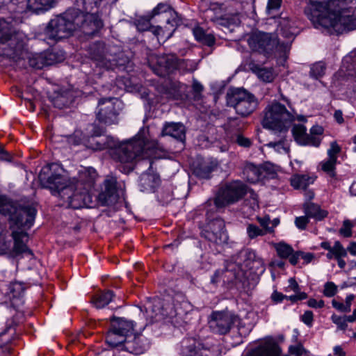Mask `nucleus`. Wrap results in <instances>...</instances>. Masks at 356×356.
Segmentation results:
<instances>
[{
  "instance_id": "nucleus-11",
  "label": "nucleus",
  "mask_w": 356,
  "mask_h": 356,
  "mask_svg": "<svg viewBox=\"0 0 356 356\" xmlns=\"http://www.w3.org/2000/svg\"><path fill=\"white\" fill-rule=\"evenodd\" d=\"M122 109V102L118 98H101L95 109L96 119L101 123L110 126L117 124Z\"/></svg>"
},
{
  "instance_id": "nucleus-58",
  "label": "nucleus",
  "mask_w": 356,
  "mask_h": 356,
  "mask_svg": "<svg viewBox=\"0 0 356 356\" xmlns=\"http://www.w3.org/2000/svg\"><path fill=\"white\" fill-rule=\"evenodd\" d=\"M308 223H309V220H308V217L307 216L296 217L295 219V224H296V227L300 229H305Z\"/></svg>"
},
{
  "instance_id": "nucleus-59",
  "label": "nucleus",
  "mask_w": 356,
  "mask_h": 356,
  "mask_svg": "<svg viewBox=\"0 0 356 356\" xmlns=\"http://www.w3.org/2000/svg\"><path fill=\"white\" fill-rule=\"evenodd\" d=\"M302 321L307 325L311 326L314 320V315L312 311H306L301 316Z\"/></svg>"
},
{
  "instance_id": "nucleus-39",
  "label": "nucleus",
  "mask_w": 356,
  "mask_h": 356,
  "mask_svg": "<svg viewBox=\"0 0 356 356\" xmlns=\"http://www.w3.org/2000/svg\"><path fill=\"white\" fill-rule=\"evenodd\" d=\"M165 14L172 17L176 13L172 10L171 6L167 3H159L149 14V19H152L156 15Z\"/></svg>"
},
{
  "instance_id": "nucleus-31",
  "label": "nucleus",
  "mask_w": 356,
  "mask_h": 356,
  "mask_svg": "<svg viewBox=\"0 0 356 356\" xmlns=\"http://www.w3.org/2000/svg\"><path fill=\"white\" fill-rule=\"evenodd\" d=\"M248 66L250 70L261 81L268 83L273 81L274 74L272 68L262 67L254 61L250 62Z\"/></svg>"
},
{
  "instance_id": "nucleus-54",
  "label": "nucleus",
  "mask_w": 356,
  "mask_h": 356,
  "mask_svg": "<svg viewBox=\"0 0 356 356\" xmlns=\"http://www.w3.org/2000/svg\"><path fill=\"white\" fill-rule=\"evenodd\" d=\"M70 104V101L62 95H58L53 99V104L55 107L63 108Z\"/></svg>"
},
{
  "instance_id": "nucleus-5",
  "label": "nucleus",
  "mask_w": 356,
  "mask_h": 356,
  "mask_svg": "<svg viewBox=\"0 0 356 356\" xmlns=\"http://www.w3.org/2000/svg\"><path fill=\"white\" fill-rule=\"evenodd\" d=\"M62 169L55 164L43 168L39 175L41 184L48 188L54 195H58L62 203L67 208L77 209L83 207L88 196L81 193H75L71 181H67L61 175Z\"/></svg>"
},
{
  "instance_id": "nucleus-47",
  "label": "nucleus",
  "mask_w": 356,
  "mask_h": 356,
  "mask_svg": "<svg viewBox=\"0 0 356 356\" xmlns=\"http://www.w3.org/2000/svg\"><path fill=\"white\" fill-rule=\"evenodd\" d=\"M204 89L203 86L198 82L197 80L194 79L192 85V92L193 96V99L195 101H199L202 98V92Z\"/></svg>"
},
{
  "instance_id": "nucleus-24",
  "label": "nucleus",
  "mask_w": 356,
  "mask_h": 356,
  "mask_svg": "<svg viewBox=\"0 0 356 356\" xmlns=\"http://www.w3.org/2000/svg\"><path fill=\"white\" fill-rule=\"evenodd\" d=\"M160 136H169L184 143L186 140V127L181 122H166L163 124Z\"/></svg>"
},
{
  "instance_id": "nucleus-17",
  "label": "nucleus",
  "mask_w": 356,
  "mask_h": 356,
  "mask_svg": "<svg viewBox=\"0 0 356 356\" xmlns=\"http://www.w3.org/2000/svg\"><path fill=\"white\" fill-rule=\"evenodd\" d=\"M225 227V221L222 218H215L207 224L202 232V236L213 243L222 244L228 239Z\"/></svg>"
},
{
  "instance_id": "nucleus-22",
  "label": "nucleus",
  "mask_w": 356,
  "mask_h": 356,
  "mask_svg": "<svg viewBox=\"0 0 356 356\" xmlns=\"http://www.w3.org/2000/svg\"><path fill=\"white\" fill-rule=\"evenodd\" d=\"M123 348L135 355L143 354L148 348L147 340L140 334H131L126 341H123Z\"/></svg>"
},
{
  "instance_id": "nucleus-43",
  "label": "nucleus",
  "mask_w": 356,
  "mask_h": 356,
  "mask_svg": "<svg viewBox=\"0 0 356 356\" xmlns=\"http://www.w3.org/2000/svg\"><path fill=\"white\" fill-rule=\"evenodd\" d=\"M186 85L176 81L170 83V90L172 92H169V97L172 99H179L181 97L182 93L185 91Z\"/></svg>"
},
{
  "instance_id": "nucleus-40",
  "label": "nucleus",
  "mask_w": 356,
  "mask_h": 356,
  "mask_svg": "<svg viewBox=\"0 0 356 356\" xmlns=\"http://www.w3.org/2000/svg\"><path fill=\"white\" fill-rule=\"evenodd\" d=\"M336 163L337 161H334V158H327L319 163V166L327 176L334 178L336 177Z\"/></svg>"
},
{
  "instance_id": "nucleus-34",
  "label": "nucleus",
  "mask_w": 356,
  "mask_h": 356,
  "mask_svg": "<svg viewBox=\"0 0 356 356\" xmlns=\"http://www.w3.org/2000/svg\"><path fill=\"white\" fill-rule=\"evenodd\" d=\"M114 296V293L111 290L101 292L92 297L91 302L97 309H102L108 305L109 302L112 301Z\"/></svg>"
},
{
  "instance_id": "nucleus-33",
  "label": "nucleus",
  "mask_w": 356,
  "mask_h": 356,
  "mask_svg": "<svg viewBox=\"0 0 356 356\" xmlns=\"http://www.w3.org/2000/svg\"><path fill=\"white\" fill-rule=\"evenodd\" d=\"M202 344L194 339H185L181 342V356H197V348Z\"/></svg>"
},
{
  "instance_id": "nucleus-13",
  "label": "nucleus",
  "mask_w": 356,
  "mask_h": 356,
  "mask_svg": "<svg viewBox=\"0 0 356 356\" xmlns=\"http://www.w3.org/2000/svg\"><path fill=\"white\" fill-rule=\"evenodd\" d=\"M88 51L95 65L101 68L110 70L121 65L118 63L115 52L103 41L92 42L89 45Z\"/></svg>"
},
{
  "instance_id": "nucleus-19",
  "label": "nucleus",
  "mask_w": 356,
  "mask_h": 356,
  "mask_svg": "<svg viewBox=\"0 0 356 356\" xmlns=\"http://www.w3.org/2000/svg\"><path fill=\"white\" fill-rule=\"evenodd\" d=\"M178 58L175 54H164L157 58L156 63H151L153 72L159 76H165L177 70Z\"/></svg>"
},
{
  "instance_id": "nucleus-12",
  "label": "nucleus",
  "mask_w": 356,
  "mask_h": 356,
  "mask_svg": "<svg viewBox=\"0 0 356 356\" xmlns=\"http://www.w3.org/2000/svg\"><path fill=\"white\" fill-rule=\"evenodd\" d=\"M134 322L124 318L113 317L106 336V343L111 347L121 346L134 332Z\"/></svg>"
},
{
  "instance_id": "nucleus-4",
  "label": "nucleus",
  "mask_w": 356,
  "mask_h": 356,
  "mask_svg": "<svg viewBox=\"0 0 356 356\" xmlns=\"http://www.w3.org/2000/svg\"><path fill=\"white\" fill-rule=\"evenodd\" d=\"M295 112L286 109V106L279 102H273L267 105L263 111L261 124L264 129L272 131L280 139L267 144L278 153L289 154L290 140L287 134L295 122Z\"/></svg>"
},
{
  "instance_id": "nucleus-37",
  "label": "nucleus",
  "mask_w": 356,
  "mask_h": 356,
  "mask_svg": "<svg viewBox=\"0 0 356 356\" xmlns=\"http://www.w3.org/2000/svg\"><path fill=\"white\" fill-rule=\"evenodd\" d=\"M12 236L14 240L13 250L16 254H21L26 252H30L26 245L23 241V238L27 236L24 232L13 231Z\"/></svg>"
},
{
  "instance_id": "nucleus-64",
  "label": "nucleus",
  "mask_w": 356,
  "mask_h": 356,
  "mask_svg": "<svg viewBox=\"0 0 356 356\" xmlns=\"http://www.w3.org/2000/svg\"><path fill=\"white\" fill-rule=\"evenodd\" d=\"M213 355L212 350L209 348H204L202 345L197 348V356H213Z\"/></svg>"
},
{
  "instance_id": "nucleus-55",
  "label": "nucleus",
  "mask_w": 356,
  "mask_h": 356,
  "mask_svg": "<svg viewBox=\"0 0 356 356\" xmlns=\"http://www.w3.org/2000/svg\"><path fill=\"white\" fill-rule=\"evenodd\" d=\"M257 220L266 233L273 232V227H270V219L268 216H266L264 218H258Z\"/></svg>"
},
{
  "instance_id": "nucleus-21",
  "label": "nucleus",
  "mask_w": 356,
  "mask_h": 356,
  "mask_svg": "<svg viewBox=\"0 0 356 356\" xmlns=\"http://www.w3.org/2000/svg\"><path fill=\"white\" fill-rule=\"evenodd\" d=\"M281 350L273 339L261 342L256 348L248 352L245 356H280Z\"/></svg>"
},
{
  "instance_id": "nucleus-61",
  "label": "nucleus",
  "mask_w": 356,
  "mask_h": 356,
  "mask_svg": "<svg viewBox=\"0 0 356 356\" xmlns=\"http://www.w3.org/2000/svg\"><path fill=\"white\" fill-rule=\"evenodd\" d=\"M236 142L239 145L244 147H250L251 145V141L248 138H245L240 134L236 137Z\"/></svg>"
},
{
  "instance_id": "nucleus-60",
  "label": "nucleus",
  "mask_w": 356,
  "mask_h": 356,
  "mask_svg": "<svg viewBox=\"0 0 356 356\" xmlns=\"http://www.w3.org/2000/svg\"><path fill=\"white\" fill-rule=\"evenodd\" d=\"M92 129H91V138H95L102 136L103 133L104 132V129L96 124H92L91 125Z\"/></svg>"
},
{
  "instance_id": "nucleus-2",
  "label": "nucleus",
  "mask_w": 356,
  "mask_h": 356,
  "mask_svg": "<svg viewBox=\"0 0 356 356\" xmlns=\"http://www.w3.org/2000/svg\"><path fill=\"white\" fill-rule=\"evenodd\" d=\"M103 26L102 20L92 15H83L79 8H70L60 15L51 19L44 29L47 39L58 41L70 36L76 29L92 35Z\"/></svg>"
},
{
  "instance_id": "nucleus-35",
  "label": "nucleus",
  "mask_w": 356,
  "mask_h": 356,
  "mask_svg": "<svg viewBox=\"0 0 356 356\" xmlns=\"http://www.w3.org/2000/svg\"><path fill=\"white\" fill-rule=\"evenodd\" d=\"M55 0H28L27 9L33 13H38L51 8Z\"/></svg>"
},
{
  "instance_id": "nucleus-45",
  "label": "nucleus",
  "mask_w": 356,
  "mask_h": 356,
  "mask_svg": "<svg viewBox=\"0 0 356 356\" xmlns=\"http://www.w3.org/2000/svg\"><path fill=\"white\" fill-rule=\"evenodd\" d=\"M325 69V65L323 63H315L311 67L310 74L315 79H318L324 75Z\"/></svg>"
},
{
  "instance_id": "nucleus-41",
  "label": "nucleus",
  "mask_w": 356,
  "mask_h": 356,
  "mask_svg": "<svg viewBox=\"0 0 356 356\" xmlns=\"http://www.w3.org/2000/svg\"><path fill=\"white\" fill-rule=\"evenodd\" d=\"M291 185L296 189L306 190L309 184L313 181L307 175H296L291 178Z\"/></svg>"
},
{
  "instance_id": "nucleus-18",
  "label": "nucleus",
  "mask_w": 356,
  "mask_h": 356,
  "mask_svg": "<svg viewBox=\"0 0 356 356\" xmlns=\"http://www.w3.org/2000/svg\"><path fill=\"white\" fill-rule=\"evenodd\" d=\"M117 181L115 178H107L104 180L102 191L97 196L101 206H111L115 204L119 198L117 191Z\"/></svg>"
},
{
  "instance_id": "nucleus-16",
  "label": "nucleus",
  "mask_w": 356,
  "mask_h": 356,
  "mask_svg": "<svg viewBox=\"0 0 356 356\" xmlns=\"http://www.w3.org/2000/svg\"><path fill=\"white\" fill-rule=\"evenodd\" d=\"M235 322V316L228 311H213L209 316L208 325L212 332L227 334Z\"/></svg>"
},
{
  "instance_id": "nucleus-48",
  "label": "nucleus",
  "mask_w": 356,
  "mask_h": 356,
  "mask_svg": "<svg viewBox=\"0 0 356 356\" xmlns=\"http://www.w3.org/2000/svg\"><path fill=\"white\" fill-rule=\"evenodd\" d=\"M10 247V241H6V234L1 227H0V253H6Z\"/></svg>"
},
{
  "instance_id": "nucleus-30",
  "label": "nucleus",
  "mask_w": 356,
  "mask_h": 356,
  "mask_svg": "<svg viewBox=\"0 0 356 356\" xmlns=\"http://www.w3.org/2000/svg\"><path fill=\"white\" fill-rule=\"evenodd\" d=\"M160 183L159 177L154 174L145 173L140 177V190L143 192L152 193Z\"/></svg>"
},
{
  "instance_id": "nucleus-8",
  "label": "nucleus",
  "mask_w": 356,
  "mask_h": 356,
  "mask_svg": "<svg viewBox=\"0 0 356 356\" xmlns=\"http://www.w3.org/2000/svg\"><path fill=\"white\" fill-rule=\"evenodd\" d=\"M248 42L252 51L266 56L272 55L274 51L286 56L290 51L289 42H281V38L273 33L254 31L248 38Z\"/></svg>"
},
{
  "instance_id": "nucleus-23",
  "label": "nucleus",
  "mask_w": 356,
  "mask_h": 356,
  "mask_svg": "<svg viewBox=\"0 0 356 356\" xmlns=\"http://www.w3.org/2000/svg\"><path fill=\"white\" fill-rule=\"evenodd\" d=\"M343 67L346 69L347 75L350 76L349 96L356 99V51L345 57L343 60Z\"/></svg>"
},
{
  "instance_id": "nucleus-56",
  "label": "nucleus",
  "mask_w": 356,
  "mask_h": 356,
  "mask_svg": "<svg viewBox=\"0 0 356 356\" xmlns=\"http://www.w3.org/2000/svg\"><path fill=\"white\" fill-rule=\"evenodd\" d=\"M341 151L340 147L336 142L331 143L330 147L327 150V158H334L337 161V154Z\"/></svg>"
},
{
  "instance_id": "nucleus-28",
  "label": "nucleus",
  "mask_w": 356,
  "mask_h": 356,
  "mask_svg": "<svg viewBox=\"0 0 356 356\" xmlns=\"http://www.w3.org/2000/svg\"><path fill=\"white\" fill-rule=\"evenodd\" d=\"M116 140L114 138L108 136H102L90 139L89 147L96 151H101L105 149H110L111 151L116 146Z\"/></svg>"
},
{
  "instance_id": "nucleus-57",
  "label": "nucleus",
  "mask_w": 356,
  "mask_h": 356,
  "mask_svg": "<svg viewBox=\"0 0 356 356\" xmlns=\"http://www.w3.org/2000/svg\"><path fill=\"white\" fill-rule=\"evenodd\" d=\"M152 19H149V14L145 17L138 21L137 28L140 31L149 30L150 28L149 22Z\"/></svg>"
},
{
  "instance_id": "nucleus-51",
  "label": "nucleus",
  "mask_w": 356,
  "mask_h": 356,
  "mask_svg": "<svg viewBox=\"0 0 356 356\" xmlns=\"http://www.w3.org/2000/svg\"><path fill=\"white\" fill-rule=\"evenodd\" d=\"M337 292V286L332 282L325 284L323 293L325 296L333 297Z\"/></svg>"
},
{
  "instance_id": "nucleus-53",
  "label": "nucleus",
  "mask_w": 356,
  "mask_h": 356,
  "mask_svg": "<svg viewBox=\"0 0 356 356\" xmlns=\"http://www.w3.org/2000/svg\"><path fill=\"white\" fill-rule=\"evenodd\" d=\"M331 319L332 322L337 325L338 329L343 331L346 330L348 324L346 323L344 316L333 314L331 316Z\"/></svg>"
},
{
  "instance_id": "nucleus-6",
  "label": "nucleus",
  "mask_w": 356,
  "mask_h": 356,
  "mask_svg": "<svg viewBox=\"0 0 356 356\" xmlns=\"http://www.w3.org/2000/svg\"><path fill=\"white\" fill-rule=\"evenodd\" d=\"M156 150L164 151V148L156 140L149 139L147 130L143 129L133 139L120 145L116 143L111 155L118 162L132 163L151 157Z\"/></svg>"
},
{
  "instance_id": "nucleus-25",
  "label": "nucleus",
  "mask_w": 356,
  "mask_h": 356,
  "mask_svg": "<svg viewBox=\"0 0 356 356\" xmlns=\"http://www.w3.org/2000/svg\"><path fill=\"white\" fill-rule=\"evenodd\" d=\"M245 270L233 263L230 259L227 262L225 269L220 270L221 278L223 283H233L236 280H240L245 275Z\"/></svg>"
},
{
  "instance_id": "nucleus-14",
  "label": "nucleus",
  "mask_w": 356,
  "mask_h": 356,
  "mask_svg": "<svg viewBox=\"0 0 356 356\" xmlns=\"http://www.w3.org/2000/svg\"><path fill=\"white\" fill-rule=\"evenodd\" d=\"M247 192L246 186L240 181H234L221 186L213 200L217 209L234 204L241 200Z\"/></svg>"
},
{
  "instance_id": "nucleus-1",
  "label": "nucleus",
  "mask_w": 356,
  "mask_h": 356,
  "mask_svg": "<svg viewBox=\"0 0 356 356\" xmlns=\"http://www.w3.org/2000/svg\"><path fill=\"white\" fill-rule=\"evenodd\" d=\"M305 13L316 26L339 33L356 29V0H309Z\"/></svg>"
},
{
  "instance_id": "nucleus-26",
  "label": "nucleus",
  "mask_w": 356,
  "mask_h": 356,
  "mask_svg": "<svg viewBox=\"0 0 356 356\" xmlns=\"http://www.w3.org/2000/svg\"><path fill=\"white\" fill-rule=\"evenodd\" d=\"M307 129L302 124H294L291 132L296 142L301 145H313L318 147L320 144L318 139L306 134Z\"/></svg>"
},
{
  "instance_id": "nucleus-62",
  "label": "nucleus",
  "mask_w": 356,
  "mask_h": 356,
  "mask_svg": "<svg viewBox=\"0 0 356 356\" xmlns=\"http://www.w3.org/2000/svg\"><path fill=\"white\" fill-rule=\"evenodd\" d=\"M307 305L312 308H322L325 305L323 300H321L320 301H317L314 298H310L307 302Z\"/></svg>"
},
{
  "instance_id": "nucleus-49",
  "label": "nucleus",
  "mask_w": 356,
  "mask_h": 356,
  "mask_svg": "<svg viewBox=\"0 0 356 356\" xmlns=\"http://www.w3.org/2000/svg\"><path fill=\"white\" fill-rule=\"evenodd\" d=\"M9 290L10 292L13 293V297H17L21 296V294L24 291L25 288L22 283L15 282L10 284Z\"/></svg>"
},
{
  "instance_id": "nucleus-63",
  "label": "nucleus",
  "mask_w": 356,
  "mask_h": 356,
  "mask_svg": "<svg viewBox=\"0 0 356 356\" xmlns=\"http://www.w3.org/2000/svg\"><path fill=\"white\" fill-rule=\"evenodd\" d=\"M271 298L274 302H281L284 299L288 298L287 296L282 294V293L275 291L272 295Z\"/></svg>"
},
{
  "instance_id": "nucleus-27",
  "label": "nucleus",
  "mask_w": 356,
  "mask_h": 356,
  "mask_svg": "<svg viewBox=\"0 0 356 356\" xmlns=\"http://www.w3.org/2000/svg\"><path fill=\"white\" fill-rule=\"evenodd\" d=\"M256 259L255 252L248 248L242 249L236 254H234L230 258L233 263L245 270L249 268L251 262L254 261Z\"/></svg>"
},
{
  "instance_id": "nucleus-3",
  "label": "nucleus",
  "mask_w": 356,
  "mask_h": 356,
  "mask_svg": "<svg viewBox=\"0 0 356 356\" xmlns=\"http://www.w3.org/2000/svg\"><path fill=\"white\" fill-rule=\"evenodd\" d=\"M26 36L24 33L14 29L3 19H0V51L13 59H28L29 65L34 68L42 69L56 61V53L47 52L24 57Z\"/></svg>"
},
{
  "instance_id": "nucleus-50",
  "label": "nucleus",
  "mask_w": 356,
  "mask_h": 356,
  "mask_svg": "<svg viewBox=\"0 0 356 356\" xmlns=\"http://www.w3.org/2000/svg\"><path fill=\"white\" fill-rule=\"evenodd\" d=\"M331 251L334 252V258L343 257L347 255V250L343 247V245L339 241L334 242V244L332 246Z\"/></svg>"
},
{
  "instance_id": "nucleus-10",
  "label": "nucleus",
  "mask_w": 356,
  "mask_h": 356,
  "mask_svg": "<svg viewBox=\"0 0 356 356\" xmlns=\"http://www.w3.org/2000/svg\"><path fill=\"white\" fill-rule=\"evenodd\" d=\"M209 6L203 10L204 18L216 25L229 27L232 24H238L239 19L237 15H227L228 0H208Z\"/></svg>"
},
{
  "instance_id": "nucleus-20",
  "label": "nucleus",
  "mask_w": 356,
  "mask_h": 356,
  "mask_svg": "<svg viewBox=\"0 0 356 356\" xmlns=\"http://www.w3.org/2000/svg\"><path fill=\"white\" fill-rule=\"evenodd\" d=\"M244 177L250 183H256L263 180L274 174L270 170V166L266 164L263 166H257L252 163L247 164L243 169Z\"/></svg>"
},
{
  "instance_id": "nucleus-42",
  "label": "nucleus",
  "mask_w": 356,
  "mask_h": 356,
  "mask_svg": "<svg viewBox=\"0 0 356 356\" xmlns=\"http://www.w3.org/2000/svg\"><path fill=\"white\" fill-rule=\"evenodd\" d=\"M197 69V63L192 60L178 58L177 70L182 72H193Z\"/></svg>"
},
{
  "instance_id": "nucleus-36",
  "label": "nucleus",
  "mask_w": 356,
  "mask_h": 356,
  "mask_svg": "<svg viewBox=\"0 0 356 356\" xmlns=\"http://www.w3.org/2000/svg\"><path fill=\"white\" fill-rule=\"evenodd\" d=\"M304 209L308 218H313L317 220H321L327 215V212L312 202H307L304 204Z\"/></svg>"
},
{
  "instance_id": "nucleus-44",
  "label": "nucleus",
  "mask_w": 356,
  "mask_h": 356,
  "mask_svg": "<svg viewBox=\"0 0 356 356\" xmlns=\"http://www.w3.org/2000/svg\"><path fill=\"white\" fill-rule=\"evenodd\" d=\"M276 250L277 254L283 259L288 258L293 252V250L290 245L282 243L277 244Z\"/></svg>"
},
{
  "instance_id": "nucleus-7",
  "label": "nucleus",
  "mask_w": 356,
  "mask_h": 356,
  "mask_svg": "<svg viewBox=\"0 0 356 356\" xmlns=\"http://www.w3.org/2000/svg\"><path fill=\"white\" fill-rule=\"evenodd\" d=\"M0 212L9 216L11 227L29 229L35 220L36 210L30 205H17L0 195Z\"/></svg>"
},
{
  "instance_id": "nucleus-38",
  "label": "nucleus",
  "mask_w": 356,
  "mask_h": 356,
  "mask_svg": "<svg viewBox=\"0 0 356 356\" xmlns=\"http://www.w3.org/2000/svg\"><path fill=\"white\" fill-rule=\"evenodd\" d=\"M195 39L204 45L211 47L215 44V37L211 33H207L203 29L197 27L193 29Z\"/></svg>"
},
{
  "instance_id": "nucleus-9",
  "label": "nucleus",
  "mask_w": 356,
  "mask_h": 356,
  "mask_svg": "<svg viewBox=\"0 0 356 356\" xmlns=\"http://www.w3.org/2000/svg\"><path fill=\"white\" fill-rule=\"evenodd\" d=\"M226 100L227 106L234 108L242 117L250 115L258 106L254 95L243 88H230L227 92Z\"/></svg>"
},
{
  "instance_id": "nucleus-52",
  "label": "nucleus",
  "mask_w": 356,
  "mask_h": 356,
  "mask_svg": "<svg viewBox=\"0 0 356 356\" xmlns=\"http://www.w3.org/2000/svg\"><path fill=\"white\" fill-rule=\"evenodd\" d=\"M353 224L349 220H345L342 227L339 229V233L344 237H350L352 236V228Z\"/></svg>"
},
{
  "instance_id": "nucleus-32",
  "label": "nucleus",
  "mask_w": 356,
  "mask_h": 356,
  "mask_svg": "<svg viewBox=\"0 0 356 356\" xmlns=\"http://www.w3.org/2000/svg\"><path fill=\"white\" fill-rule=\"evenodd\" d=\"M216 167V161H206L197 165V166L194 168L193 173L200 179H209L211 177V173Z\"/></svg>"
},
{
  "instance_id": "nucleus-15",
  "label": "nucleus",
  "mask_w": 356,
  "mask_h": 356,
  "mask_svg": "<svg viewBox=\"0 0 356 356\" xmlns=\"http://www.w3.org/2000/svg\"><path fill=\"white\" fill-rule=\"evenodd\" d=\"M96 177V170L93 168H88L80 170L77 178L71 181V184L74 186L75 193L84 194L88 197L83 207H88L91 202L89 191L93 187Z\"/></svg>"
},
{
  "instance_id": "nucleus-46",
  "label": "nucleus",
  "mask_w": 356,
  "mask_h": 356,
  "mask_svg": "<svg viewBox=\"0 0 356 356\" xmlns=\"http://www.w3.org/2000/svg\"><path fill=\"white\" fill-rule=\"evenodd\" d=\"M247 234L249 238L252 239L259 236H264L266 233L263 229L259 228L258 226L253 224H249L247 227Z\"/></svg>"
},
{
  "instance_id": "nucleus-29",
  "label": "nucleus",
  "mask_w": 356,
  "mask_h": 356,
  "mask_svg": "<svg viewBox=\"0 0 356 356\" xmlns=\"http://www.w3.org/2000/svg\"><path fill=\"white\" fill-rule=\"evenodd\" d=\"M277 38L282 36L286 38L285 42H289L290 46L295 38V28L291 25V21L288 18H282L279 22L278 29L277 30ZM281 42H283L281 40Z\"/></svg>"
}]
</instances>
